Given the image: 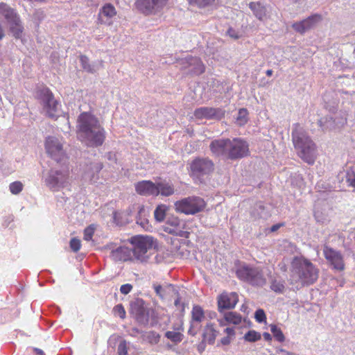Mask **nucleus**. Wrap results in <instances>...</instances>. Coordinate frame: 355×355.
Masks as SVG:
<instances>
[{"instance_id": "f257e3e1", "label": "nucleus", "mask_w": 355, "mask_h": 355, "mask_svg": "<svg viewBox=\"0 0 355 355\" xmlns=\"http://www.w3.org/2000/svg\"><path fill=\"white\" fill-rule=\"evenodd\" d=\"M78 131L90 146H101L105 139L104 128L98 119L90 112H82L78 118Z\"/></svg>"}, {"instance_id": "f03ea898", "label": "nucleus", "mask_w": 355, "mask_h": 355, "mask_svg": "<svg viewBox=\"0 0 355 355\" xmlns=\"http://www.w3.org/2000/svg\"><path fill=\"white\" fill-rule=\"evenodd\" d=\"M291 273L302 286L313 284L319 277V269L303 256L294 257L291 263Z\"/></svg>"}, {"instance_id": "7ed1b4c3", "label": "nucleus", "mask_w": 355, "mask_h": 355, "mask_svg": "<svg viewBox=\"0 0 355 355\" xmlns=\"http://www.w3.org/2000/svg\"><path fill=\"white\" fill-rule=\"evenodd\" d=\"M292 140L299 157L309 164H313L317 156L315 144L302 130L299 123L293 125Z\"/></svg>"}, {"instance_id": "20e7f679", "label": "nucleus", "mask_w": 355, "mask_h": 355, "mask_svg": "<svg viewBox=\"0 0 355 355\" xmlns=\"http://www.w3.org/2000/svg\"><path fill=\"white\" fill-rule=\"evenodd\" d=\"M132 245V252L135 258L141 261L148 258L147 252L151 250L158 249V241L156 239L148 235H135L128 239Z\"/></svg>"}, {"instance_id": "39448f33", "label": "nucleus", "mask_w": 355, "mask_h": 355, "mask_svg": "<svg viewBox=\"0 0 355 355\" xmlns=\"http://www.w3.org/2000/svg\"><path fill=\"white\" fill-rule=\"evenodd\" d=\"M189 165L190 177L200 182H202L204 176L211 175L215 168L214 162L208 157H196Z\"/></svg>"}, {"instance_id": "423d86ee", "label": "nucleus", "mask_w": 355, "mask_h": 355, "mask_svg": "<svg viewBox=\"0 0 355 355\" xmlns=\"http://www.w3.org/2000/svg\"><path fill=\"white\" fill-rule=\"evenodd\" d=\"M206 202L199 196H189L184 198L174 203L176 212L186 215H194L204 210Z\"/></svg>"}, {"instance_id": "0eeeda50", "label": "nucleus", "mask_w": 355, "mask_h": 355, "mask_svg": "<svg viewBox=\"0 0 355 355\" xmlns=\"http://www.w3.org/2000/svg\"><path fill=\"white\" fill-rule=\"evenodd\" d=\"M236 275L241 281L253 286H262L266 283L261 270L251 267L247 264L240 265L236 270Z\"/></svg>"}, {"instance_id": "6e6552de", "label": "nucleus", "mask_w": 355, "mask_h": 355, "mask_svg": "<svg viewBox=\"0 0 355 355\" xmlns=\"http://www.w3.org/2000/svg\"><path fill=\"white\" fill-rule=\"evenodd\" d=\"M37 97L42 102L43 108L47 116L55 118L58 115V102L55 99L52 92L46 87L37 91Z\"/></svg>"}, {"instance_id": "1a4fd4ad", "label": "nucleus", "mask_w": 355, "mask_h": 355, "mask_svg": "<svg viewBox=\"0 0 355 355\" xmlns=\"http://www.w3.org/2000/svg\"><path fill=\"white\" fill-rule=\"evenodd\" d=\"M68 169L64 171L51 170L45 182L49 189L53 191L65 187L69 180Z\"/></svg>"}, {"instance_id": "9d476101", "label": "nucleus", "mask_w": 355, "mask_h": 355, "mask_svg": "<svg viewBox=\"0 0 355 355\" xmlns=\"http://www.w3.org/2000/svg\"><path fill=\"white\" fill-rule=\"evenodd\" d=\"M169 0H137L136 8L142 13L149 15L162 12Z\"/></svg>"}, {"instance_id": "9b49d317", "label": "nucleus", "mask_w": 355, "mask_h": 355, "mask_svg": "<svg viewBox=\"0 0 355 355\" xmlns=\"http://www.w3.org/2000/svg\"><path fill=\"white\" fill-rule=\"evenodd\" d=\"M323 255L332 270L338 272L345 270V263L344 257L340 251L336 250L328 245H324Z\"/></svg>"}, {"instance_id": "f8f14e48", "label": "nucleus", "mask_w": 355, "mask_h": 355, "mask_svg": "<svg viewBox=\"0 0 355 355\" xmlns=\"http://www.w3.org/2000/svg\"><path fill=\"white\" fill-rule=\"evenodd\" d=\"M249 153L248 144L241 139H230L227 159H241Z\"/></svg>"}, {"instance_id": "ddd939ff", "label": "nucleus", "mask_w": 355, "mask_h": 355, "mask_svg": "<svg viewBox=\"0 0 355 355\" xmlns=\"http://www.w3.org/2000/svg\"><path fill=\"white\" fill-rule=\"evenodd\" d=\"M130 315L139 323H147L149 312L145 306V302L141 299H136L130 304Z\"/></svg>"}, {"instance_id": "4468645a", "label": "nucleus", "mask_w": 355, "mask_h": 355, "mask_svg": "<svg viewBox=\"0 0 355 355\" xmlns=\"http://www.w3.org/2000/svg\"><path fill=\"white\" fill-rule=\"evenodd\" d=\"M45 148L46 152L58 162H61L65 157L62 145L55 137H49L45 142Z\"/></svg>"}, {"instance_id": "2eb2a0df", "label": "nucleus", "mask_w": 355, "mask_h": 355, "mask_svg": "<svg viewBox=\"0 0 355 355\" xmlns=\"http://www.w3.org/2000/svg\"><path fill=\"white\" fill-rule=\"evenodd\" d=\"M225 114V110L222 108H215L209 107H202L195 110L194 116L198 119H217L220 120L224 118Z\"/></svg>"}, {"instance_id": "dca6fc26", "label": "nucleus", "mask_w": 355, "mask_h": 355, "mask_svg": "<svg viewBox=\"0 0 355 355\" xmlns=\"http://www.w3.org/2000/svg\"><path fill=\"white\" fill-rule=\"evenodd\" d=\"M230 139H219L212 141L209 145L210 150L216 157L227 158Z\"/></svg>"}, {"instance_id": "f3484780", "label": "nucleus", "mask_w": 355, "mask_h": 355, "mask_svg": "<svg viewBox=\"0 0 355 355\" xmlns=\"http://www.w3.org/2000/svg\"><path fill=\"white\" fill-rule=\"evenodd\" d=\"M239 301V296L236 293H223L218 298V310L230 309L234 308Z\"/></svg>"}, {"instance_id": "a211bd4d", "label": "nucleus", "mask_w": 355, "mask_h": 355, "mask_svg": "<svg viewBox=\"0 0 355 355\" xmlns=\"http://www.w3.org/2000/svg\"><path fill=\"white\" fill-rule=\"evenodd\" d=\"M322 20V16L318 14L313 15L306 19L294 23L293 28L298 33H304L306 31L313 28L316 24Z\"/></svg>"}, {"instance_id": "6ab92c4d", "label": "nucleus", "mask_w": 355, "mask_h": 355, "mask_svg": "<svg viewBox=\"0 0 355 355\" xmlns=\"http://www.w3.org/2000/svg\"><path fill=\"white\" fill-rule=\"evenodd\" d=\"M0 16L3 17L7 24L21 18L15 8L4 2H0Z\"/></svg>"}, {"instance_id": "aec40b11", "label": "nucleus", "mask_w": 355, "mask_h": 355, "mask_svg": "<svg viewBox=\"0 0 355 355\" xmlns=\"http://www.w3.org/2000/svg\"><path fill=\"white\" fill-rule=\"evenodd\" d=\"M135 191L139 195L157 196L156 184L150 180H143L135 184Z\"/></svg>"}, {"instance_id": "412c9836", "label": "nucleus", "mask_w": 355, "mask_h": 355, "mask_svg": "<svg viewBox=\"0 0 355 355\" xmlns=\"http://www.w3.org/2000/svg\"><path fill=\"white\" fill-rule=\"evenodd\" d=\"M132 252L125 246H121L112 250L110 256L115 261H127L132 259Z\"/></svg>"}, {"instance_id": "4be33fe9", "label": "nucleus", "mask_w": 355, "mask_h": 355, "mask_svg": "<svg viewBox=\"0 0 355 355\" xmlns=\"http://www.w3.org/2000/svg\"><path fill=\"white\" fill-rule=\"evenodd\" d=\"M116 10L115 7L110 3H105L100 10L98 15V20L100 24H105L103 17H105L107 19H111L116 15Z\"/></svg>"}, {"instance_id": "5701e85b", "label": "nucleus", "mask_w": 355, "mask_h": 355, "mask_svg": "<svg viewBox=\"0 0 355 355\" xmlns=\"http://www.w3.org/2000/svg\"><path fill=\"white\" fill-rule=\"evenodd\" d=\"M8 30L15 39H21L24 33V26L21 18L8 24Z\"/></svg>"}, {"instance_id": "b1692460", "label": "nucleus", "mask_w": 355, "mask_h": 355, "mask_svg": "<svg viewBox=\"0 0 355 355\" xmlns=\"http://www.w3.org/2000/svg\"><path fill=\"white\" fill-rule=\"evenodd\" d=\"M218 335V331L216 329L212 323L207 324L203 332V340L209 344H213Z\"/></svg>"}, {"instance_id": "393cba45", "label": "nucleus", "mask_w": 355, "mask_h": 355, "mask_svg": "<svg viewBox=\"0 0 355 355\" xmlns=\"http://www.w3.org/2000/svg\"><path fill=\"white\" fill-rule=\"evenodd\" d=\"M249 8L252 10L253 14L258 19L262 21L266 18V8L264 6H263L260 2H250L249 3Z\"/></svg>"}, {"instance_id": "a878e982", "label": "nucleus", "mask_w": 355, "mask_h": 355, "mask_svg": "<svg viewBox=\"0 0 355 355\" xmlns=\"http://www.w3.org/2000/svg\"><path fill=\"white\" fill-rule=\"evenodd\" d=\"M156 190L157 196H170L175 193L174 187L172 184L166 182H160L156 184Z\"/></svg>"}, {"instance_id": "bb28decb", "label": "nucleus", "mask_w": 355, "mask_h": 355, "mask_svg": "<svg viewBox=\"0 0 355 355\" xmlns=\"http://www.w3.org/2000/svg\"><path fill=\"white\" fill-rule=\"evenodd\" d=\"M167 210L168 207L166 205L163 204L159 205L154 211V217L156 221L159 223L164 221Z\"/></svg>"}, {"instance_id": "cd10ccee", "label": "nucleus", "mask_w": 355, "mask_h": 355, "mask_svg": "<svg viewBox=\"0 0 355 355\" xmlns=\"http://www.w3.org/2000/svg\"><path fill=\"white\" fill-rule=\"evenodd\" d=\"M142 339L144 341L147 342L151 345H155L159 343L160 336L157 332L150 331L144 333L142 335Z\"/></svg>"}, {"instance_id": "c85d7f7f", "label": "nucleus", "mask_w": 355, "mask_h": 355, "mask_svg": "<svg viewBox=\"0 0 355 355\" xmlns=\"http://www.w3.org/2000/svg\"><path fill=\"white\" fill-rule=\"evenodd\" d=\"M224 320L230 324H239L241 322L242 318L239 313L230 311L225 313Z\"/></svg>"}, {"instance_id": "c756f323", "label": "nucleus", "mask_w": 355, "mask_h": 355, "mask_svg": "<svg viewBox=\"0 0 355 355\" xmlns=\"http://www.w3.org/2000/svg\"><path fill=\"white\" fill-rule=\"evenodd\" d=\"M191 316L193 322H200L205 318V313L200 306H193L191 311Z\"/></svg>"}, {"instance_id": "7c9ffc66", "label": "nucleus", "mask_w": 355, "mask_h": 355, "mask_svg": "<svg viewBox=\"0 0 355 355\" xmlns=\"http://www.w3.org/2000/svg\"><path fill=\"white\" fill-rule=\"evenodd\" d=\"M190 6H196L198 8H205L210 6L215 3L216 0H187Z\"/></svg>"}, {"instance_id": "2f4dec72", "label": "nucleus", "mask_w": 355, "mask_h": 355, "mask_svg": "<svg viewBox=\"0 0 355 355\" xmlns=\"http://www.w3.org/2000/svg\"><path fill=\"white\" fill-rule=\"evenodd\" d=\"M248 121V111L246 108H241L239 110L236 117V123L241 126L247 123Z\"/></svg>"}, {"instance_id": "473e14b6", "label": "nucleus", "mask_w": 355, "mask_h": 355, "mask_svg": "<svg viewBox=\"0 0 355 355\" xmlns=\"http://www.w3.org/2000/svg\"><path fill=\"white\" fill-rule=\"evenodd\" d=\"M270 331L273 336L277 341L282 343L285 340V337L282 331L277 326H276L275 324H271Z\"/></svg>"}, {"instance_id": "72a5a7b5", "label": "nucleus", "mask_w": 355, "mask_h": 355, "mask_svg": "<svg viewBox=\"0 0 355 355\" xmlns=\"http://www.w3.org/2000/svg\"><path fill=\"white\" fill-rule=\"evenodd\" d=\"M270 289L276 293H283L285 289L284 283L274 279L270 283Z\"/></svg>"}, {"instance_id": "f704fd0d", "label": "nucleus", "mask_w": 355, "mask_h": 355, "mask_svg": "<svg viewBox=\"0 0 355 355\" xmlns=\"http://www.w3.org/2000/svg\"><path fill=\"white\" fill-rule=\"evenodd\" d=\"M165 336L175 343L181 342L183 338V335L178 331H168L166 332Z\"/></svg>"}, {"instance_id": "c9c22d12", "label": "nucleus", "mask_w": 355, "mask_h": 355, "mask_svg": "<svg viewBox=\"0 0 355 355\" xmlns=\"http://www.w3.org/2000/svg\"><path fill=\"white\" fill-rule=\"evenodd\" d=\"M261 338V334L254 330L248 331L244 336L245 340L248 342H256L259 340Z\"/></svg>"}, {"instance_id": "e433bc0d", "label": "nucleus", "mask_w": 355, "mask_h": 355, "mask_svg": "<svg viewBox=\"0 0 355 355\" xmlns=\"http://www.w3.org/2000/svg\"><path fill=\"white\" fill-rule=\"evenodd\" d=\"M23 184L19 181L12 182L9 186L10 192L14 195L19 194L23 190Z\"/></svg>"}, {"instance_id": "4c0bfd02", "label": "nucleus", "mask_w": 355, "mask_h": 355, "mask_svg": "<svg viewBox=\"0 0 355 355\" xmlns=\"http://www.w3.org/2000/svg\"><path fill=\"white\" fill-rule=\"evenodd\" d=\"M95 227L94 225H90L87 227L84 230V240L87 241H89L92 239V237L94 234Z\"/></svg>"}, {"instance_id": "58836bf2", "label": "nucleus", "mask_w": 355, "mask_h": 355, "mask_svg": "<svg viewBox=\"0 0 355 355\" xmlns=\"http://www.w3.org/2000/svg\"><path fill=\"white\" fill-rule=\"evenodd\" d=\"M346 182L348 187L355 189V171H349L346 173Z\"/></svg>"}, {"instance_id": "ea45409f", "label": "nucleus", "mask_w": 355, "mask_h": 355, "mask_svg": "<svg viewBox=\"0 0 355 355\" xmlns=\"http://www.w3.org/2000/svg\"><path fill=\"white\" fill-rule=\"evenodd\" d=\"M113 311L115 315H119L121 319H124L125 318V310L121 304L116 305L113 309Z\"/></svg>"}, {"instance_id": "a19ab883", "label": "nucleus", "mask_w": 355, "mask_h": 355, "mask_svg": "<svg viewBox=\"0 0 355 355\" xmlns=\"http://www.w3.org/2000/svg\"><path fill=\"white\" fill-rule=\"evenodd\" d=\"M69 245L73 252H78L81 248V243L80 239L77 238H72L70 241Z\"/></svg>"}, {"instance_id": "79ce46f5", "label": "nucleus", "mask_w": 355, "mask_h": 355, "mask_svg": "<svg viewBox=\"0 0 355 355\" xmlns=\"http://www.w3.org/2000/svg\"><path fill=\"white\" fill-rule=\"evenodd\" d=\"M128 346L125 340H122L118 345V354L119 355H128Z\"/></svg>"}, {"instance_id": "37998d69", "label": "nucleus", "mask_w": 355, "mask_h": 355, "mask_svg": "<svg viewBox=\"0 0 355 355\" xmlns=\"http://www.w3.org/2000/svg\"><path fill=\"white\" fill-rule=\"evenodd\" d=\"M254 318H255L256 320L260 323L266 321V316L265 312L261 309H259L256 311V312L254 313Z\"/></svg>"}, {"instance_id": "c03bdc74", "label": "nucleus", "mask_w": 355, "mask_h": 355, "mask_svg": "<svg viewBox=\"0 0 355 355\" xmlns=\"http://www.w3.org/2000/svg\"><path fill=\"white\" fill-rule=\"evenodd\" d=\"M132 289V286L130 284H123L120 288V291L123 295L128 294Z\"/></svg>"}, {"instance_id": "a18cd8bd", "label": "nucleus", "mask_w": 355, "mask_h": 355, "mask_svg": "<svg viewBox=\"0 0 355 355\" xmlns=\"http://www.w3.org/2000/svg\"><path fill=\"white\" fill-rule=\"evenodd\" d=\"M227 35L235 40H237L240 37V35L238 34V33L232 27L229 28L227 30Z\"/></svg>"}, {"instance_id": "49530a36", "label": "nucleus", "mask_w": 355, "mask_h": 355, "mask_svg": "<svg viewBox=\"0 0 355 355\" xmlns=\"http://www.w3.org/2000/svg\"><path fill=\"white\" fill-rule=\"evenodd\" d=\"M153 288H154L156 294L158 296H159L161 298L164 297V295L162 293L163 288H162V286L161 285L154 284L153 285Z\"/></svg>"}, {"instance_id": "de8ad7c7", "label": "nucleus", "mask_w": 355, "mask_h": 355, "mask_svg": "<svg viewBox=\"0 0 355 355\" xmlns=\"http://www.w3.org/2000/svg\"><path fill=\"white\" fill-rule=\"evenodd\" d=\"M33 15H34L35 18H36L39 20H42L44 17V11L42 10H37L34 12Z\"/></svg>"}, {"instance_id": "09e8293b", "label": "nucleus", "mask_w": 355, "mask_h": 355, "mask_svg": "<svg viewBox=\"0 0 355 355\" xmlns=\"http://www.w3.org/2000/svg\"><path fill=\"white\" fill-rule=\"evenodd\" d=\"M225 332L227 336L233 338L235 336V331L234 328L227 327L225 329Z\"/></svg>"}, {"instance_id": "8fccbe9b", "label": "nucleus", "mask_w": 355, "mask_h": 355, "mask_svg": "<svg viewBox=\"0 0 355 355\" xmlns=\"http://www.w3.org/2000/svg\"><path fill=\"white\" fill-rule=\"evenodd\" d=\"M232 338L230 336H225L220 340V343L223 345H227L231 343Z\"/></svg>"}, {"instance_id": "3c124183", "label": "nucleus", "mask_w": 355, "mask_h": 355, "mask_svg": "<svg viewBox=\"0 0 355 355\" xmlns=\"http://www.w3.org/2000/svg\"><path fill=\"white\" fill-rule=\"evenodd\" d=\"M282 226H283V224L282 223L273 225L270 228V231L272 232H275L278 230Z\"/></svg>"}, {"instance_id": "603ef678", "label": "nucleus", "mask_w": 355, "mask_h": 355, "mask_svg": "<svg viewBox=\"0 0 355 355\" xmlns=\"http://www.w3.org/2000/svg\"><path fill=\"white\" fill-rule=\"evenodd\" d=\"M263 336L264 339L267 341H270L272 340L271 335L269 333L265 332L263 334Z\"/></svg>"}, {"instance_id": "864d4df0", "label": "nucleus", "mask_w": 355, "mask_h": 355, "mask_svg": "<svg viewBox=\"0 0 355 355\" xmlns=\"http://www.w3.org/2000/svg\"><path fill=\"white\" fill-rule=\"evenodd\" d=\"M5 36L4 30L0 24V40H2Z\"/></svg>"}, {"instance_id": "5fc2aeb1", "label": "nucleus", "mask_w": 355, "mask_h": 355, "mask_svg": "<svg viewBox=\"0 0 355 355\" xmlns=\"http://www.w3.org/2000/svg\"><path fill=\"white\" fill-rule=\"evenodd\" d=\"M179 224H180V221L178 218H174L173 220V221L171 222V225L173 226H175V227L178 226Z\"/></svg>"}, {"instance_id": "6e6d98bb", "label": "nucleus", "mask_w": 355, "mask_h": 355, "mask_svg": "<svg viewBox=\"0 0 355 355\" xmlns=\"http://www.w3.org/2000/svg\"><path fill=\"white\" fill-rule=\"evenodd\" d=\"M34 352L35 353L36 355H44V352H42V350L40 349H37L35 348L34 349Z\"/></svg>"}, {"instance_id": "4d7b16f0", "label": "nucleus", "mask_w": 355, "mask_h": 355, "mask_svg": "<svg viewBox=\"0 0 355 355\" xmlns=\"http://www.w3.org/2000/svg\"><path fill=\"white\" fill-rule=\"evenodd\" d=\"M205 71V66L202 63L201 61H200V73H203Z\"/></svg>"}, {"instance_id": "13d9d810", "label": "nucleus", "mask_w": 355, "mask_h": 355, "mask_svg": "<svg viewBox=\"0 0 355 355\" xmlns=\"http://www.w3.org/2000/svg\"><path fill=\"white\" fill-rule=\"evenodd\" d=\"M272 69H268L266 71V74L267 76H271L272 75Z\"/></svg>"}, {"instance_id": "bf43d9fd", "label": "nucleus", "mask_w": 355, "mask_h": 355, "mask_svg": "<svg viewBox=\"0 0 355 355\" xmlns=\"http://www.w3.org/2000/svg\"><path fill=\"white\" fill-rule=\"evenodd\" d=\"M224 321H225L224 318H223V319L218 320L219 324H220V326H224V325H225V322H224Z\"/></svg>"}, {"instance_id": "052dcab7", "label": "nucleus", "mask_w": 355, "mask_h": 355, "mask_svg": "<svg viewBox=\"0 0 355 355\" xmlns=\"http://www.w3.org/2000/svg\"><path fill=\"white\" fill-rule=\"evenodd\" d=\"M281 270H283V271H286V265H285V264H284V265L282 266V267H281Z\"/></svg>"}, {"instance_id": "680f3d73", "label": "nucleus", "mask_w": 355, "mask_h": 355, "mask_svg": "<svg viewBox=\"0 0 355 355\" xmlns=\"http://www.w3.org/2000/svg\"><path fill=\"white\" fill-rule=\"evenodd\" d=\"M86 58H86V56H81L80 60H81V61H82V62H83V60H84L85 59H86Z\"/></svg>"}, {"instance_id": "e2e57ef3", "label": "nucleus", "mask_w": 355, "mask_h": 355, "mask_svg": "<svg viewBox=\"0 0 355 355\" xmlns=\"http://www.w3.org/2000/svg\"><path fill=\"white\" fill-rule=\"evenodd\" d=\"M116 216H117V212H114V219H116Z\"/></svg>"}]
</instances>
